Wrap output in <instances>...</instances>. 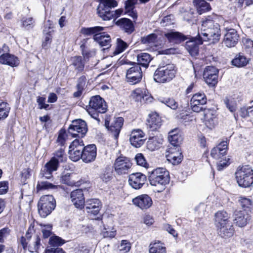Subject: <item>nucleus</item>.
<instances>
[{
    "mask_svg": "<svg viewBox=\"0 0 253 253\" xmlns=\"http://www.w3.org/2000/svg\"><path fill=\"white\" fill-rule=\"evenodd\" d=\"M145 140L144 132L139 129L132 131L129 137L130 144L136 148H139L144 143Z\"/></svg>",
    "mask_w": 253,
    "mask_h": 253,
    "instance_id": "nucleus-19",
    "label": "nucleus"
},
{
    "mask_svg": "<svg viewBox=\"0 0 253 253\" xmlns=\"http://www.w3.org/2000/svg\"><path fill=\"white\" fill-rule=\"evenodd\" d=\"M176 71L173 64H168L159 67L154 74V80L156 82L165 83L170 82L175 77Z\"/></svg>",
    "mask_w": 253,
    "mask_h": 253,
    "instance_id": "nucleus-6",
    "label": "nucleus"
},
{
    "mask_svg": "<svg viewBox=\"0 0 253 253\" xmlns=\"http://www.w3.org/2000/svg\"><path fill=\"white\" fill-rule=\"evenodd\" d=\"M238 202L242 208L245 210L246 209H250L252 205V200L249 198L244 197H239Z\"/></svg>",
    "mask_w": 253,
    "mask_h": 253,
    "instance_id": "nucleus-55",
    "label": "nucleus"
},
{
    "mask_svg": "<svg viewBox=\"0 0 253 253\" xmlns=\"http://www.w3.org/2000/svg\"><path fill=\"white\" fill-rule=\"evenodd\" d=\"M47 22L49 23L48 26L46 25L43 31L45 37L42 45L45 48H47L51 42L52 37L50 33L53 31L50 21L48 20Z\"/></svg>",
    "mask_w": 253,
    "mask_h": 253,
    "instance_id": "nucleus-36",
    "label": "nucleus"
},
{
    "mask_svg": "<svg viewBox=\"0 0 253 253\" xmlns=\"http://www.w3.org/2000/svg\"><path fill=\"white\" fill-rule=\"evenodd\" d=\"M105 27L95 26L89 28H82L81 33L85 36L93 35V39L101 46H109L110 45V36L105 32H103Z\"/></svg>",
    "mask_w": 253,
    "mask_h": 253,
    "instance_id": "nucleus-3",
    "label": "nucleus"
},
{
    "mask_svg": "<svg viewBox=\"0 0 253 253\" xmlns=\"http://www.w3.org/2000/svg\"><path fill=\"white\" fill-rule=\"evenodd\" d=\"M158 100L160 102L165 104L171 109L175 110L178 107L177 102L172 97H160Z\"/></svg>",
    "mask_w": 253,
    "mask_h": 253,
    "instance_id": "nucleus-45",
    "label": "nucleus"
},
{
    "mask_svg": "<svg viewBox=\"0 0 253 253\" xmlns=\"http://www.w3.org/2000/svg\"><path fill=\"white\" fill-rule=\"evenodd\" d=\"M228 214L225 211H220L215 214V224L216 227L225 225L230 222Z\"/></svg>",
    "mask_w": 253,
    "mask_h": 253,
    "instance_id": "nucleus-33",
    "label": "nucleus"
},
{
    "mask_svg": "<svg viewBox=\"0 0 253 253\" xmlns=\"http://www.w3.org/2000/svg\"><path fill=\"white\" fill-rule=\"evenodd\" d=\"M0 63L15 67L19 65V60L17 56L7 52L0 55Z\"/></svg>",
    "mask_w": 253,
    "mask_h": 253,
    "instance_id": "nucleus-27",
    "label": "nucleus"
},
{
    "mask_svg": "<svg viewBox=\"0 0 253 253\" xmlns=\"http://www.w3.org/2000/svg\"><path fill=\"white\" fill-rule=\"evenodd\" d=\"M128 44L121 39H117V46L114 51V55H118L123 52L127 47Z\"/></svg>",
    "mask_w": 253,
    "mask_h": 253,
    "instance_id": "nucleus-50",
    "label": "nucleus"
},
{
    "mask_svg": "<svg viewBox=\"0 0 253 253\" xmlns=\"http://www.w3.org/2000/svg\"><path fill=\"white\" fill-rule=\"evenodd\" d=\"M163 138L161 135L150 136L147 141V148L151 151H154L162 144Z\"/></svg>",
    "mask_w": 253,
    "mask_h": 253,
    "instance_id": "nucleus-34",
    "label": "nucleus"
},
{
    "mask_svg": "<svg viewBox=\"0 0 253 253\" xmlns=\"http://www.w3.org/2000/svg\"><path fill=\"white\" fill-rule=\"evenodd\" d=\"M243 48L247 53L253 56V41L249 39L243 40Z\"/></svg>",
    "mask_w": 253,
    "mask_h": 253,
    "instance_id": "nucleus-52",
    "label": "nucleus"
},
{
    "mask_svg": "<svg viewBox=\"0 0 253 253\" xmlns=\"http://www.w3.org/2000/svg\"><path fill=\"white\" fill-rule=\"evenodd\" d=\"M167 153V159L172 165H178L181 162L183 156L180 147H169Z\"/></svg>",
    "mask_w": 253,
    "mask_h": 253,
    "instance_id": "nucleus-15",
    "label": "nucleus"
},
{
    "mask_svg": "<svg viewBox=\"0 0 253 253\" xmlns=\"http://www.w3.org/2000/svg\"><path fill=\"white\" fill-rule=\"evenodd\" d=\"M69 154L70 159L73 161L77 162L80 159H82V152L80 150L72 151L69 149Z\"/></svg>",
    "mask_w": 253,
    "mask_h": 253,
    "instance_id": "nucleus-58",
    "label": "nucleus"
},
{
    "mask_svg": "<svg viewBox=\"0 0 253 253\" xmlns=\"http://www.w3.org/2000/svg\"><path fill=\"white\" fill-rule=\"evenodd\" d=\"M33 240L28 246V251L31 253L37 252L41 246V239L38 235H35Z\"/></svg>",
    "mask_w": 253,
    "mask_h": 253,
    "instance_id": "nucleus-48",
    "label": "nucleus"
},
{
    "mask_svg": "<svg viewBox=\"0 0 253 253\" xmlns=\"http://www.w3.org/2000/svg\"><path fill=\"white\" fill-rule=\"evenodd\" d=\"M51 159L58 164L66 162L67 160V156L65 153L64 149L60 148L59 150L55 151Z\"/></svg>",
    "mask_w": 253,
    "mask_h": 253,
    "instance_id": "nucleus-44",
    "label": "nucleus"
},
{
    "mask_svg": "<svg viewBox=\"0 0 253 253\" xmlns=\"http://www.w3.org/2000/svg\"><path fill=\"white\" fill-rule=\"evenodd\" d=\"M193 2L198 13L200 15L210 11L211 9L210 4L205 0H194Z\"/></svg>",
    "mask_w": 253,
    "mask_h": 253,
    "instance_id": "nucleus-35",
    "label": "nucleus"
},
{
    "mask_svg": "<svg viewBox=\"0 0 253 253\" xmlns=\"http://www.w3.org/2000/svg\"><path fill=\"white\" fill-rule=\"evenodd\" d=\"M234 223L239 227H244L251 220V215L245 210H236L233 214Z\"/></svg>",
    "mask_w": 253,
    "mask_h": 253,
    "instance_id": "nucleus-12",
    "label": "nucleus"
},
{
    "mask_svg": "<svg viewBox=\"0 0 253 253\" xmlns=\"http://www.w3.org/2000/svg\"><path fill=\"white\" fill-rule=\"evenodd\" d=\"M70 198L76 208L82 209L85 203L83 192L81 189H76L70 194Z\"/></svg>",
    "mask_w": 253,
    "mask_h": 253,
    "instance_id": "nucleus-24",
    "label": "nucleus"
},
{
    "mask_svg": "<svg viewBox=\"0 0 253 253\" xmlns=\"http://www.w3.org/2000/svg\"><path fill=\"white\" fill-rule=\"evenodd\" d=\"M116 24L128 34L134 31V26L132 21L126 18H122L116 22Z\"/></svg>",
    "mask_w": 253,
    "mask_h": 253,
    "instance_id": "nucleus-30",
    "label": "nucleus"
},
{
    "mask_svg": "<svg viewBox=\"0 0 253 253\" xmlns=\"http://www.w3.org/2000/svg\"><path fill=\"white\" fill-rule=\"evenodd\" d=\"M66 133L65 130L61 129L59 132V134L56 140L58 145L63 146L66 142Z\"/></svg>",
    "mask_w": 253,
    "mask_h": 253,
    "instance_id": "nucleus-61",
    "label": "nucleus"
},
{
    "mask_svg": "<svg viewBox=\"0 0 253 253\" xmlns=\"http://www.w3.org/2000/svg\"><path fill=\"white\" fill-rule=\"evenodd\" d=\"M150 253H166V249L164 244L160 241L151 243L150 244Z\"/></svg>",
    "mask_w": 253,
    "mask_h": 253,
    "instance_id": "nucleus-41",
    "label": "nucleus"
},
{
    "mask_svg": "<svg viewBox=\"0 0 253 253\" xmlns=\"http://www.w3.org/2000/svg\"><path fill=\"white\" fill-rule=\"evenodd\" d=\"M135 160L136 161V162L138 165L146 167L147 165V163L146 162V161L141 153H138L136 155L135 157Z\"/></svg>",
    "mask_w": 253,
    "mask_h": 253,
    "instance_id": "nucleus-62",
    "label": "nucleus"
},
{
    "mask_svg": "<svg viewBox=\"0 0 253 253\" xmlns=\"http://www.w3.org/2000/svg\"><path fill=\"white\" fill-rule=\"evenodd\" d=\"M186 42L185 47L192 56H195L199 53V45L202 44L198 41L202 38L198 35L196 37H191Z\"/></svg>",
    "mask_w": 253,
    "mask_h": 253,
    "instance_id": "nucleus-21",
    "label": "nucleus"
},
{
    "mask_svg": "<svg viewBox=\"0 0 253 253\" xmlns=\"http://www.w3.org/2000/svg\"><path fill=\"white\" fill-rule=\"evenodd\" d=\"M57 186L52 184L51 183L44 180L38 181L37 185V191H41L47 189H55Z\"/></svg>",
    "mask_w": 253,
    "mask_h": 253,
    "instance_id": "nucleus-46",
    "label": "nucleus"
},
{
    "mask_svg": "<svg viewBox=\"0 0 253 253\" xmlns=\"http://www.w3.org/2000/svg\"><path fill=\"white\" fill-rule=\"evenodd\" d=\"M158 36L155 33L150 34L147 36L142 37L141 42L143 44L152 45L156 43L157 41Z\"/></svg>",
    "mask_w": 253,
    "mask_h": 253,
    "instance_id": "nucleus-47",
    "label": "nucleus"
},
{
    "mask_svg": "<svg viewBox=\"0 0 253 253\" xmlns=\"http://www.w3.org/2000/svg\"><path fill=\"white\" fill-rule=\"evenodd\" d=\"M149 173L150 184L152 186L158 187L159 189L157 190L158 192H162L169 181V171L164 168H159Z\"/></svg>",
    "mask_w": 253,
    "mask_h": 253,
    "instance_id": "nucleus-2",
    "label": "nucleus"
},
{
    "mask_svg": "<svg viewBox=\"0 0 253 253\" xmlns=\"http://www.w3.org/2000/svg\"><path fill=\"white\" fill-rule=\"evenodd\" d=\"M9 110V108L6 103L2 102L0 104V120L7 117Z\"/></svg>",
    "mask_w": 253,
    "mask_h": 253,
    "instance_id": "nucleus-57",
    "label": "nucleus"
},
{
    "mask_svg": "<svg viewBox=\"0 0 253 253\" xmlns=\"http://www.w3.org/2000/svg\"><path fill=\"white\" fill-rule=\"evenodd\" d=\"M120 251L124 253H127L131 248V245L129 242L127 240H122L120 245L119 246Z\"/></svg>",
    "mask_w": 253,
    "mask_h": 253,
    "instance_id": "nucleus-63",
    "label": "nucleus"
},
{
    "mask_svg": "<svg viewBox=\"0 0 253 253\" xmlns=\"http://www.w3.org/2000/svg\"><path fill=\"white\" fill-rule=\"evenodd\" d=\"M133 204L141 210H146L149 208L152 205V200L148 195L143 194L133 198L132 201Z\"/></svg>",
    "mask_w": 253,
    "mask_h": 253,
    "instance_id": "nucleus-23",
    "label": "nucleus"
},
{
    "mask_svg": "<svg viewBox=\"0 0 253 253\" xmlns=\"http://www.w3.org/2000/svg\"><path fill=\"white\" fill-rule=\"evenodd\" d=\"M219 70L213 66H207L203 73L205 82L211 87L214 86L218 82Z\"/></svg>",
    "mask_w": 253,
    "mask_h": 253,
    "instance_id": "nucleus-10",
    "label": "nucleus"
},
{
    "mask_svg": "<svg viewBox=\"0 0 253 253\" xmlns=\"http://www.w3.org/2000/svg\"><path fill=\"white\" fill-rule=\"evenodd\" d=\"M87 130L86 122L82 119H78L72 121L68 127V132L73 137H83Z\"/></svg>",
    "mask_w": 253,
    "mask_h": 253,
    "instance_id": "nucleus-8",
    "label": "nucleus"
},
{
    "mask_svg": "<svg viewBox=\"0 0 253 253\" xmlns=\"http://www.w3.org/2000/svg\"><path fill=\"white\" fill-rule=\"evenodd\" d=\"M21 23L22 27L27 30L33 28L34 26V20L32 17H23Z\"/></svg>",
    "mask_w": 253,
    "mask_h": 253,
    "instance_id": "nucleus-51",
    "label": "nucleus"
},
{
    "mask_svg": "<svg viewBox=\"0 0 253 253\" xmlns=\"http://www.w3.org/2000/svg\"><path fill=\"white\" fill-rule=\"evenodd\" d=\"M59 164L51 159L42 169L40 172L41 177L48 179L51 178L52 172L57 170Z\"/></svg>",
    "mask_w": 253,
    "mask_h": 253,
    "instance_id": "nucleus-18",
    "label": "nucleus"
},
{
    "mask_svg": "<svg viewBox=\"0 0 253 253\" xmlns=\"http://www.w3.org/2000/svg\"><path fill=\"white\" fill-rule=\"evenodd\" d=\"M87 111L92 118L100 121L98 118L99 114H103L107 111V106L105 101L99 95L91 97Z\"/></svg>",
    "mask_w": 253,
    "mask_h": 253,
    "instance_id": "nucleus-5",
    "label": "nucleus"
},
{
    "mask_svg": "<svg viewBox=\"0 0 253 253\" xmlns=\"http://www.w3.org/2000/svg\"><path fill=\"white\" fill-rule=\"evenodd\" d=\"M230 158L229 156H225L223 159H220L217 164V169L218 170H222L226 168L230 164Z\"/></svg>",
    "mask_w": 253,
    "mask_h": 253,
    "instance_id": "nucleus-56",
    "label": "nucleus"
},
{
    "mask_svg": "<svg viewBox=\"0 0 253 253\" xmlns=\"http://www.w3.org/2000/svg\"><path fill=\"white\" fill-rule=\"evenodd\" d=\"M96 147L94 144L88 145L84 147L82 151V160L87 163L94 161L96 157Z\"/></svg>",
    "mask_w": 253,
    "mask_h": 253,
    "instance_id": "nucleus-22",
    "label": "nucleus"
},
{
    "mask_svg": "<svg viewBox=\"0 0 253 253\" xmlns=\"http://www.w3.org/2000/svg\"><path fill=\"white\" fill-rule=\"evenodd\" d=\"M100 3L97 8V12L99 17L103 20L111 9L117 6L118 2L116 0H99Z\"/></svg>",
    "mask_w": 253,
    "mask_h": 253,
    "instance_id": "nucleus-14",
    "label": "nucleus"
},
{
    "mask_svg": "<svg viewBox=\"0 0 253 253\" xmlns=\"http://www.w3.org/2000/svg\"><path fill=\"white\" fill-rule=\"evenodd\" d=\"M147 177L141 172L133 173L129 175V184L135 189H140L145 184Z\"/></svg>",
    "mask_w": 253,
    "mask_h": 253,
    "instance_id": "nucleus-16",
    "label": "nucleus"
},
{
    "mask_svg": "<svg viewBox=\"0 0 253 253\" xmlns=\"http://www.w3.org/2000/svg\"><path fill=\"white\" fill-rule=\"evenodd\" d=\"M132 96L136 101L151 102L152 100V97L145 89H136L133 91Z\"/></svg>",
    "mask_w": 253,
    "mask_h": 253,
    "instance_id": "nucleus-29",
    "label": "nucleus"
},
{
    "mask_svg": "<svg viewBox=\"0 0 253 253\" xmlns=\"http://www.w3.org/2000/svg\"><path fill=\"white\" fill-rule=\"evenodd\" d=\"M165 36L170 42H180L188 39L181 33L176 32L168 33L165 34Z\"/></svg>",
    "mask_w": 253,
    "mask_h": 253,
    "instance_id": "nucleus-37",
    "label": "nucleus"
},
{
    "mask_svg": "<svg viewBox=\"0 0 253 253\" xmlns=\"http://www.w3.org/2000/svg\"><path fill=\"white\" fill-rule=\"evenodd\" d=\"M226 108L231 113H234L237 108L236 100L232 96H226L223 100Z\"/></svg>",
    "mask_w": 253,
    "mask_h": 253,
    "instance_id": "nucleus-43",
    "label": "nucleus"
},
{
    "mask_svg": "<svg viewBox=\"0 0 253 253\" xmlns=\"http://www.w3.org/2000/svg\"><path fill=\"white\" fill-rule=\"evenodd\" d=\"M84 206L86 211L90 215H96L99 213L101 208V203L98 199H90L87 200Z\"/></svg>",
    "mask_w": 253,
    "mask_h": 253,
    "instance_id": "nucleus-20",
    "label": "nucleus"
},
{
    "mask_svg": "<svg viewBox=\"0 0 253 253\" xmlns=\"http://www.w3.org/2000/svg\"><path fill=\"white\" fill-rule=\"evenodd\" d=\"M147 122V126L151 131L157 130L162 125L161 119L157 113L150 114Z\"/></svg>",
    "mask_w": 253,
    "mask_h": 253,
    "instance_id": "nucleus-28",
    "label": "nucleus"
},
{
    "mask_svg": "<svg viewBox=\"0 0 253 253\" xmlns=\"http://www.w3.org/2000/svg\"><path fill=\"white\" fill-rule=\"evenodd\" d=\"M71 174L70 173H63L61 176V182L69 186H73L76 185V182L75 181L71 180Z\"/></svg>",
    "mask_w": 253,
    "mask_h": 253,
    "instance_id": "nucleus-54",
    "label": "nucleus"
},
{
    "mask_svg": "<svg viewBox=\"0 0 253 253\" xmlns=\"http://www.w3.org/2000/svg\"><path fill=\"white\" fill-rule=\"evenodd\" d=\"M238 113H238L234 114V117L236 120H237V118L238 117L239 115L242 118H246L249 116H253L252 115L251 106L247 108L245 107L241 108L240 110L239 111Z\"/></svg>",
    "mask_w": 253,
    "mask_h": 253,
    "instance_id": "nucleus-53",
    "label": "nucleus"
},
{
    "mask_svg": "<svg viewBox=\"0 0 253 253\" xmlns=\"http://www.w3.org/2000/svg\"><path fill=\"white\" fill-rule=\"evenodd\" d=\"M56 207L54 197L50 195L42 196L40 199L38 207L40 216L45 217L50 214Z\"/></svg>",
    "mask_w": 253,
    "mask_h": 253,
    "instance_id": "nucleus-7",
    "label": "nucleus"
},
{
    "mask_svg": "<svg viewBox=\"0 0 253 253\" xmlns=\"http://www.w3.org/2000/svg\"><path fill=\"white\" fill-rule=\"evenodd\" d=\"M227 150V142L223 141L211 150V155L214 159L220 160L226 156Z\"/></svg>",
    "mask_w": 253,
    "mask_h": 253,
    "instance_id": "nucleus-26",
    "label": "nucleus"
},
{
    "mask_svg": "<svg viewBox=\"0 0 253 253\" xmlns=\"http://www.w3.org/2000/svg\"><path fill=\"white\" fill-rule=\"evenodd\" d=\"M42 228V233L44 238H48L51 235L52 225L50 224L43 225Z\"/></svg>",
    "mask_w": 253,
    "mask_h": 253,
    "instance_id": "nucleus-64",
    "label": "nucleus"
},
{
    "mask_svg": "<svg viewBox=\"0 0 253 253\" xmlns=\"http://www.w3.org/2000/svg\"><path fill=\"white\" fill-rule=\"evenodd\" d=\"M249 62V59L245 56L241 54H237L232 60V64L237 67L241 68L246 66Z\"/></svg>",
    "mask_w": 253,
    "mask_h": 253,
    "instance_id": "nucleus-39",
    "label": "nucleus"
},
{
    "mask_svg": "<svg viewBox=\"0 0 253 253\" xmlns=\"http://www.w3.org/2000/svg\"><path fill=\"white\" fill-rule=\"evenodd\" d=\"M152 58L149 54L147 53H142L138 54L137 56V63H133V65H141L144 67H147Z\"/></svg>",
    "mask_w": 253,
    "mask_h": 253,
    "instance_id": "nucleus-38",
    "label": "nucleus"
},
{
    "mask_svg": "<svg viewBox=\"0 0 253 253\" xmlns=\"http://www.w3.org/2000/svg\"><path fill=\"white\" fill-rule=\"evenodd\" d=\"M124 119L122 117L115 118L108 128L115 138L117 139L119 135L121 128L123 125Z\"/></svg>",
    "mask_w": 253,
    "mask_h": 253,
    "instance_id": "nucleus-31",
    "label": "nucleus"
},
{
    "mask_svg": "<svg viewBox=\"0 0 253 253\" xmlns=\"http://www.w3.org/2000/svg\"><path fill=\"white\" fill-rule=\"evenodd\" d=\"M86 81V78L84 76H82L78 79L76 85L77 91L75 92L73 94L75 97H80L82 95L85 85Z\"/></svg>",
    "mask_w": 253,
    "mask_h": 253,
    "instance_id": "nucleus-40",
    "label": "nucleus"
},
{
    "mask_svg": "<svg viewBox=\"0 0 253 253\" xmlns=\"http://www.w3.org/2000/svg\"><path fill=\"white\" fill-rule=\"evenodd\" d=\"M239 36L236 30L226 29V33L224 35L223 43L229 48L234 47L238 43Z\"/></svg>",
    "mask_w": 253,
    "mask_h": 253,
    "instance_id": "nucleus-17",
    "label": "nucleus"
},
{
    "mask_svg": "<svg viewBox=\"0 0 253 253\" xmlns=\"http://www.w3.org/2000/svg\"><path fill=\"white\" fill-rule=\"evenodd\" d=\"M142 77V72L140 67L138 65H134L127 70L126 81L131 84H135L140 82Z\"/></svg>",
    "mask_w": 253,
    "mask_h": 253,
    "instance_id": "nucleus-13",
    "label": "nucleus"
},
{
    "mask_svg": "<svg viewBox=\"0 0 253 253\" xmlns=\"http://www.w3.org/2000/svg\"><path fill=\"white\" fill-rule=\"evenodd\" d=\"M216 227L219 235L222 238H230L233 236L234 232V229L231 222Z\"/></svg>",
    "mask_w": 253,
    "mask_h": 253,
    "instance_id": "nucleus-32",
    "label": "nucleus"
},
{
    "mask_svg": "<svg viewBox=\"0 0 253 253\" xmlns=\"http://www.w3.org/2000/svg\"><path fill=\"white\" fill-rule=\"evenodd\" d=\"M132 164L129 159L126 157L120 156L116 159L114 168L115 171L120 175L126 174L129 172Z\"/></svg>",
    "mask_w": 253,
    "mask_h": 253,
    "instance_id": "nucleus-11",
    "label": "nucleus"
},
{
    "mask_svg": "<svg viewBox=\"0 0 253 253\" xmlns=\"http://www.w3.org/2000/svg\"><path fill=\"white\" fill-rule=\"evenodd\" d=\"M217 19V15L214 13L202 18L201 28L198 35L202 37V39L199 40V43H203L204 41H209L215 43L219 42L221 37V31Z\"/></svg>",
    "mask_w": 253,
    "mask_h": 253,
    "instance_id": "nucleus-1",
    "label": "nucleus"
},
{
    "mask_svg": "<svg viewBox=\"0 0 253 253\" xmlns=\"http://www.w3.org/2000/svg\"><path fill=\"white\" fill-rule=\"evenodd\" d=\"M168 139L170 143L169 147H179V144L182 140L181 135H169Z\"/></svg>",
    "mask_w": 253,
    "mask_h": 253,
    "instance_id": "nucleus-49",
    "label": "nucleus"
},
{
    "mask_svg": "<svg viewBox=\"0 0 253 253\" xmlns=\"http://www.w3.org/2000/svg\"><path fill=\"white\" fill-rule=\"evenodd\" d=\"M204 111L205 124L208 128L212 129L217 124L216 112L211 109H205Z\"/></svg>",
    "mask_w": 253,
    "mask_h": 253,
    "instance_id": "nucleus-25",
    "label": "nucleus"
},
{
    "mask_svg": "<svg viewBox=\"0 0 253 253\" xmlns=\"http://www.w3.org/2000/svg\"><path fill=\"white\" fill-rule=\"evenodd\" d=\"M123 10L122 9H118L116 10L115 11H111L110 12L106 14L105 18L103 20H109L112 18H116L120 16Z\"/></svg>",
    "mask_w": 253,
    "mask_h": 253,
    "instance_id": "nucleus-59",
    "label": "nucleus"
},
{
    "mask_svg": "<svg viewBox=\"0 0 253 253\" xmlns=\"http://www.w3.org/2000/svg\"><path fill=\"white\" fill-rule=\"evenodd\" d=\"M207 102L206 95L204 92H198L194 94L190 100V107L195 112H200L205 110L204 106Z\"/></svg>",
    "mask_w": 253,
    "mask_h": 253,
    "instance_id": "nucleus-9",
    "label": "nucleus"
},
{
    "mask_svg": "<svg viewBox=\"0 0 253 253\" xmlns=\"http://www.w3.org/2000/svg\"><path fill=\"white\" fill-rule=\"evenodd\" d=\"M65 242L58 236L51 237L49 239V243L52 246H59L64 244Z\"/></svg>",
    "mask_w": 253,
    "mask_h": 253,
    "instance_id": "nucleus-60",
    "label": "nucleus"
},
{
    "mask_svg": "<svg viewBox=\"0 0 253 253\" xmlns=\"http://www.w3.org/2000/svg\"><path fill=\"white\" fill-rule=\"evenodd\" d=\"M235 176L239 186L249 187L253 183V169L249 165L239 167L237 169Z\"/></svg>",
    "mask_w": 253,
    "mask_h": 253,
    "instance_id": "nucleus-4",
    "label": "nucleus"
},
{
    "mask_svg": "<svg viewBox=\"0 0 253 253\" xmlns=\"http://www.w3.org/2000/svg\"><path fill=\"white\" fill-rule=\"evenodd\" d=\"M72 65H73L77 73L83 71L84 68V60L81 56H75L72 58Z\"/></svg>",
    "mask_w": 253,
    "mask_h": 253,
    "instance_id": "nucleus-42",
    "label": "nucleus"
}]
</instances>
